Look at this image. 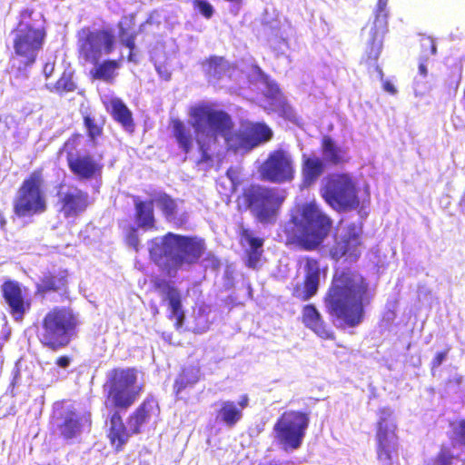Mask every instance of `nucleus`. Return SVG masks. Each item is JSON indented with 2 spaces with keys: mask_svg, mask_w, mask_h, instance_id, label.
Here are the masks:
<instances>
[{
  "mask_svg": "<svg viewBox=\"0 0 465 465\" xmlns=\"http://www.w3.org/2000/svg\"><path fill=\"white\" fill-rule=\"evenodd\" d=\"M191 115L195 141L201 153L200 163H208L213 160L218 153L220 140L229 150L237 153L249 152L272 137V131L260 123L248 124L242 131L234 133L231 115L210 106L194 107Z\"/></svg>",
  "mask_w": 465,
  "mask_h": 465,
  "instance_id": "obj_1",
  "label": "nucleus"
},
{
  "mask_svg": "<svg viewBox=\"0 0 465 465\" xmlns=\"http://www.w3.org/2000/svg\"><path fill=\"white\" fill-rule=\"evenodd\" d=\"M374 297L366 280L352 271L336 272L325 297L329 313L350 327L359 325Z\"/></svg>",
  "mask_w": 465,
  "mask_h": 465,
  "instance_id": "obj_2",
  "label": "nucleus"
},
{
  "mask_svg": "<svg viewBox=\"0 0 465 465\" xmlns=\"http://www.w3.org/2000/svg\"><path fill=\"white\" fill-rule=\"evenodd\" d=\"M205 251L204 241L195 236H183L168 232L163 237L153 239L149 244L152 259L157 262H165L172 271L189 270L202 257Z\"/></svg>",
  "mask_w": 465,
  "mask_h": 465,
  "instance_id": "obj_3",
  "label": "nucleus"
},
{
  "mask_svg": "<svg viewBox=\"0 0 465 465\" xmlns=\"http://www.w3.org/2000/svg\"><path fill=\"white\" fill-rule=\"evenodd\" d=\"M331 220L314 203L297 206L285 225L288 237L302 249L317 248L328 235Z\"/></svg>",
  "mask_w": 465,
  "mask_h": 465,
  "instance_id": "obj_4",
  "label": "nucleus"
},
{
  "mask_svg": "<svg viewBox=\"0 0 465 465\" xmlns=\"http://www.w3.org/2000/svg\"><path fill=\"white\" fill-rule=\"evenodd\" d=\"M10 36L15 54L21 63L25 65L33 64L45 37L44 15L40 12L25 10Z\"/></svg>",
  "mask_w": 465,
  "mask_h": 465,
  "instance_id": "obj_5",
  "label": "nucleus"
},
{
  "mask_svg": "<svg viewBox=\"0 0 465 465\" xmlns=\"http://www.w3.org/2000/svg\"><path fill=\"white\" fill-rule=\"evenodd\" d=\"M79 315L68 308H54L43 319L38 338L41 343L53 351L67 346L79 325Z\"/></svg>",
  "mask_w": 465,
  "mask_h": 465,
  "instance_id": "obj_6",
  "label": "nucleus"
},
{
  "mask_svg": "<svg viewBox=\"0 0 465 465\" xmlns=\"http://www.w3.org/2000/svg\"><path fill=\"white\" fill-rule=\"evenodd\" d=\"M134 368H115L106 373L104 392L114 407L126 410L137 400L142 387L137 382Z\"/></svg>",
  "mask_w": 465,
  "mask_h": 465,
  "instance_id": "obj_7",
  "label": "nucleus"
},
{
  "mask_svg": "<svg viewBox=\"0 0 465 465\" xmlns=\"http://www.w3.org/2000/svg\"><path fill=\"white\" fill-rule=\"evenodd\" d=\"M285 197L282 189L265 186H252L246 194L251 213L262 224L275 223Z\"/></svg>",
  "mask_w": 465,
  "mask_h": 465,
  "instance_id": "obj_8",
  "label": "nucleus"
},
{
  "mask_svg": "<svg viewBox=\"0 0 465 465\" xmlns=\"http://www.w3.org/2000/svg\"><path fill=\"white\" fill-rule=\"evenodd\" d=\"M44 179L40 172H34L25 179L14 200V213L20 218L41 214L47 208L43 191Z\"/></svg>",
  "mask_w": 465,
  "mask_h": 465,
  "instance_id": "obj_9",
  "label": "nucleus"
},
{
  "mask_svg": "<svg viewBox=\"0 0 465 465\" xmlns=\"http://www.w3.org/2000/svg\"><path fill=\"white\" fill-rule=\"evenodd\" d=\"M77 46L81 58L87 63H97L103 56L110 54L116 43L115 35L110 29L84 27L77 35Z\"/></svg>",
  "mask_w": 465,
  "mask_h": 465,
  "instance_id": "obj_10",
  "label": "nucleus"
},
{
  "mask_svg": "<svg viewBox=\"0 0 465 465\" xmlns=\"http://www.w3.org/2000/svg\"><path fill=\"white\" fill-rule=\"evenodd\" d=\"M322 196L339 211L353 210L360 204L355 183L348 174L331 175L322 189Z\"/></svg>",
  "mask_w": 465,
  "mask_h": 465,
  "instance_id": "obj_11",
  "label": "nucleus"
},
{
  "mask_svg": "<svg viewBox=\"0 0 465 465\" xmlns=\"http://www.w3.org/2000/svg\"><path fill=\"white\" fill-rule=\"evenodd\" d=\"M309 425L307 414L300 411H285L274 424L275 437L284 448L298 449Z\"/></svg>",
  "mask_w": 465,
  "mask_h": 465,
  "instance_id": "obj_12",
  "label": "nucleus"
},
{
  "mask_svg": "<svg viewBox=\"0 0 465 465\" xmlns=\"http://www.w3.org/2000/svg\"><path fill=\"white\" fill-rule=\"evenodd\" d=\"M379 415L376 435L378 460L383 465H391L397 452L396 425L391 418L392 411L390 408L381 409Z\"/></svg>",
  "mask_w": 465,
  "mask_h": 465,
  "instance_id": "obj_13",
  "label": "nucleus"
},
{
  "mask_svg": "<svg viewBox=\"0 0 465 465\" xmlns=\"http://www.w3.org/2000/svg\"><path fill=\"white\" fill-rule=\"evenodd\" d=\"M262 179L282 183L292 180L294 175L293 160L284 150L271 153L260 168Z\"/></svg>",
  "mask_w": 465,
  "mask_h": 465,
  "instance_id": "obj_14",
  "label": "nucleus"
},
{
  "mask_svg": "<svg viewBox=\"0 0 465 465\" xmlns=\"http://www.w3.org/2000/svg\"><path fill=\"white\" fill-rule=\"evenodd\" d=\"M1 292L13 319L20 322L31 309V299L15 281H6L1 285Z\"/></svg>",
  "mask_w": 465,
  "mask_h": 465,
  "instance_id": "obj_15",
  "label": "nucleus"
},
{
  "mask_svg": "<svg viewBox=\"0 0 465 465\" xmlns=\"http://www.w3.org/2000/svg\"><path fill=\"white\" fill-rule=\"evenodd\" d=\"M388 0H379L377 9L375 11V17L368 32L367 45L368 57L376 61L381 54L382 48L383 36L387 32L388 26Z\"/></svg>",
  "mask_w": 465,
  "mask_h": 465,
  "instance_id": "obj_16",
  "label": "nucleus"
},
{
  "mask_svg": "<svg viewBox=\"0 0 465 465\" xmlns=\"http://www.w3.org/2000/svg\"><path fill=\"white\" fill-rule=\"evenodd\" d=\"M360 246V231L355 226H351L336 237L335 243L330 249V254L336 261L346 257L351 262H354L361 255Z\"/></svg>",
  "mask_w": 465,
  "mask_h": 465,
  "instance_id": "obj_17",
  "label": "nucleus"
},
{
  "mask_svg": "<svg viewBox=\"0 0 465 465\" xmlns=\"http://www.w3.org/2000/svg\"><path fill=\"white\" fill-rule=\"evenodd\" d=\"M58 203L59 211L64 217H75L87 208L89 195L77 187L61 188L58 193Z\"/></svg>",
  "mask_w": 465,
  "mask_h": 465,
  "instance_id": "obj_18",
  "label": "nucleus"
},
{
  "mask_svg": "<svg viewBox=\"0 0 465 465\" xmlns=\"http://www.w3.org/2000/svg\"><path fill=\"white\" fill-rule=\"evenodd\" d=\"M305 280L303 284H297L293 289V296L307 301L314 296L320 284L321 268L319 262L307 258L304 263Z\"/></svg>",
  "mask_w": 465,
  "mask_h": 465,
  "instance_id": "obj_19",
  "label": "nucleus"
},
{
  "mask_svg": "<svg viewBox=\"0 0 465 465\" xmlns=\"http://www.w3.org/2000/svg\"><path fill=\"white\" fill-rule=\"evenodd\" d=\"M249 398L242 395L237 403L232 401H224L220 403L216 420L223 422L228 428H233L242 418V411L248 406Z\"/></svg>",
  "mask_w": 465,
  "mask_h": 465,
  "instance_id": "obj_20",
  "label": "nucleus"
},
{
  "mask_svg": "<svg viewBox=\"0 0 465 465\" xmlns=\"http://www.w3.org/2000/svg\"><path fill=\"white\" fill-rule=\"evenodd\" d=\"M87 419L80 416L74 411H64L60 417L56 418L55 424L60 434L65 439H73L78 436Z\"/></svg>",
  "mask_w": 465,
  "mask_h": 465,
  "instance_id": "obj_21",
  "label": "nucleus"
},
{
  "mask_svg": "<svg viewBox=\"0 0 465 465\" xmlns=\"http://www.w3.org/2000/svg\"><path fill=\"white\" fill-rule=\"evenodd\" d=\"M67 161L71 171L82 179H90L100 169L99 164L89 155L76 156L67 153Z\"/></svg>",
  "mask_w": 465,
  "mask_h": 465,
  "instance_id": "obj_22",
  "label": "nucleus"
},
{
  "mask_svg": "<svg viewBox=\"0 0 465 465\" xmlns=\"http://www.w3.org/2000/svg\"><path fill=\"white\" fill-rule=\"evenodd\" d=\"M163 300L168 302L171 317L175 319L176 328H180L184 320V313L182 310L181 293L178 289L169 284H166L163 288Z\"/></svg>",
  "mask_w": 465,
  "mask_h": 465,
  "instance_id": "obj_23",
  "label": "nucleus"
},
{
  "mask_svg": "<svg viewBox=\"0 0 465 465\" xmlns=\"http://www.w3.org/2000/svg\"><path fill=\"white\" fill-rule=\"evenodd\" d=\"M242 242L248 245L247 265L255 269L258 266L262 252L263 240L254 237L252 232L247 229H242L241 232Z\"/></svg>",
  "mask_w": 465,
  "mask_h": 465,
  "instance_id": "obj_24",
  "label": "nucleus"
},
{
  "mask_svg": "<svg viewBox=\"0 0 465 465\" xmlns=\"http://www.w3.org/2000/svg\"><path fill=\"white\" fill-rule=\"evenodd\" d=\"M194 108H192L191 111ZM190 114H192V112H190ZM190 120H192V115H190ZM189 124L190 125H186L180 120L173 121V136L175 137L179 147L185 153H189L193 146V137L191 130V127L193 128V126L192 125L191 121H189Z\"/></svg>",
  "mask_w": 465,
  "mask_h": 465,
  "instance_id": "obj_25",
  "label": "nucleus"
},
{
  "mask_svg": "<svg viewBox=\"0 0 465 465\" xmlns=\"http://www.w3.org/2000/svg\"><path fill=\"white\" fill-rule=\"evenodd\" d=\"M304 324L321 338L330 337V331L324 325L321 314L313 305H306L302 312Z\"/></svg>",
  "mask_w": 465,
  "mask_h": 465,
  "instance_id": "obj_26",
  "label": "nucleus"
},
{
  "mask_svg": "<svg viewBox=\"0 0 465 465\" xmlns=\"http://www.w3.org/2000/svg\"><path fill=\"white\" fill-rule=\"evenodd\" d=\"M94 67L92 70L94 78L102 80L105 83L112 84L118 73L117 70L120 68V61L117 60H104L103 62L98 61L97 63H92Z\"/></svg>",
  "mask_w": 465,
  "mask_h": 465,
  "instance_id": "obj_27",
  "label": "nucleus"
},
{
  "mask_svg": "<svg viewBox=\"0 0 465 465\" xmlns=\"http://www.w3.org/2000/svg\"><path fill=\"white\" fill-rule=\"evenodd\" d=\"M134 206L136 212L135 218L138 226L144 230L153 228L154 226L153 200L143 202L135 199Z\"/></svg>",
  "mask_w": 465,
  "mask_h": 465,
  "instance_id": "obj_28",
  "label": "nucleus"
},
{
  "mask_svg": "<svg viewBox=\"0 0 465 465\" xmlns=\"http://www.w3.org/2000/svg\"><path fill=\"white\" fill-rule=\"evenodd\" d=\"M131 431L125 427L122 421V418L117 411H115L110 420V433L109 437L113 443H117V448L125 444L131 435Z\"/></svg>",
  "mask_w": 465,
  "mask_h": 465,
  "instance_id": "obj_29",
  "label": "nucleus"
},
{
  "mask_svg": "<svg viewBox=\"0 0 465 465\" xmlns=\"http://www.w3.org/2000/svg\"><path fill=\"white\" fill-rule=\"evenodd\" d=\"M322 157L324 162L331 164H340L346 160V152L338 146L331 138L322 140Z\"/></svg>",
  "mask_w": 465,
  "mask_h": 465,
  "instance_id": "obj_30",
  "label": "nucleus"
},
{
  "mask_svg": "<svg viewBox=\"0 0 465 465\" xmlns=\"http://www.w3.org/2000/svg\"><path fill=\"white\" fill-rule=\"evenodd\" d=\"M208 80L212 84H216L227 75L229 71L228 63L222 57H213L203 64Z\"/></svg>",
  "mask_w": 465,
  "mask_h": 465,
  "instance_id": "obj_31",
  "label": "nucleus"
},
{
  "mask_svg": "<svg viewBox=\"0 0 465 465\" xmlns=\"http://www.w3.org/2000/svg\"><path fill=\"white\" fill-rule=\"evenodd\" d=\"M323 171V162L319 157L303 156L302 175L306 184L313 183L322 175Z\"/></svg>",
  "mask_w": 465,
  "mask_h": 465,
  "instance_id": "obj_32",
  "label": "nucleus"
},
{
  "mask_svg": "<svg viewBox=\"0 0 465 465\" xmlns=\"http://www.w3.org/2000/svg\"><path fill=\"white\" fill-rule=\"evenodd\" d=\"M112 114L115 121L121 124L125 130L133 131L134 121L131 111L119 98L111 100Z\"/></svg>",
  "mask_w": 465,
  "mask_h": 465,
  "instance_id": "obj_33",
  "label": "nucleus"
},
{
  "mask_svg": "<svg viewBox=\"0 0 465 465\" xmlns=\"http://www.w3.org/2000/svg\"><path fill=\"white\" fill-rule=\"evenodd\" d=\"M200 380V369L195 366L185 367L176 378L174 391L179 395L187 387H193Z\"/></svg>",
  "mask_w": 465,
  "mask_h": 465,
  "instance_id": "obj_34",
  "label": "nucleus"
},
{
  "mask_svg": "<svg viewBox=\"0 0 465 465\" xmlns=\"http://www.w3.org/2000/svg\"><path fill=\"white\" fill-rule=\"evenodd\" d=\"M152 410V402H143L129 418L128 428L132 434L138 433L140 431V427L147 421Z\"/></svg>",
  "mask_w": 465,
  "mask_h": 465,
  "instance_id": "obj_35",
  "label": "nucleus"
},
{
  "mask_svg": "<svg viewBox=\"0 0 465 465\" xmlns=\"http://www.w3.org/2000/svg\"><path fill=\"white\" fill-rule=\"evenodd\" d=\"M210 310L206 307H199L193 312V325L191 327L195 333L206 332L211 325L209 319Z\"/></svg>",
  "mask_w": 465,
  "mask_h": 465,
  "instance_id": "obj_36",
  "label": "nucleus"
},
{
  "mask_svg": "<svg viewBox=\"0 0 465 465\" xmlns=\"http://www.w3.org/2000/svg\"><path fill=\"white\" fill-rule=\"evenodd\" d=\"M66 283L65 276L64 275H45L41 283L38 284V291L47 292L50 291L61 290Z\"/></svg>",
  "mask_w": 465,
  "mask_h": 465,
  "instance_id": "obj_37",
  "label": "nucleus"
},
{
  "mask_svg": "<svg viewBox=\"0 0 465 465\" xmlns=\"http://www.w3.org/2000/svg\"><path fill=\"white\" fill-rule=\"evenodd\" d=\"M153 204L160 208L165 216L171 217L174 214L176 203L166 193H158L153 198Z\"/></svg>",
  "mask_w": 465,
  "mask_h": 465,
  "instance_id": "obj_38",
  "label": "nucleus"
},
{
  "mask_svg": "<svg viewBox=\"0 0 465 465\" xmlns=\"http://www.w3.org/2000/svg\"><path fill=\"white\" fill-rule=\"evenodd\" d=\"M126 22H127V18H124V21H121L119 23V37H120L121 43L130 49L129 60L134 61V50L135 48V44H134L135 35L134 34H129L127 32L126 28L124 27V25L126 24Z\"/></svg>",
  "mask_w": 465,
  "mask_h": 465,
  "instance_id": "obj_39",
  "label": "nucleus"
},
{
  "mask_svg": "<svg viewBox=\"0 0 465 465\" xmlns=\"http://www.w3.org/2000/svg\"><path fill=\"white\" fill-rule=\"evenodd\" d=\"M75 84L72 80L71 73L64 72L62 76L55 84V89L58 92H70L74 91Z\"/></svg>",
  "mask_w": 465,
  "mask_h": 465,
  "instance_id": "obj_40",
  "label": "nucleus"
},
{
  "mask_svg": "<svg viewBox=\"0 0 465 465\" xmlns=\"http://www.w3.org/2000/svg\"><path fill=\"white\" fill-rule=\"evenodd\" d=\"M193 5L207 19L213 15V5L206 0H194Z\"/></svg>",
  "mask_w": 465,
  "mask_h": 465,
  "instance_id": "obj_41",
  "label": "nucleus"
},
{
  "mask_svg": "<svg viewBox=\"0 0 465 465\" xmlns=\"http://www.w3.org/2000/svg\"><path fill=\"white\" fill-rule=\"evenodd\" d=\"M84 124L88 130L89 136L92 139L100 135L102 131L101 127H99L90 116L84 117Z\"/></svg>",
  "mask_w": 465,
  "mask_h": 465,
  "instance_id": "obj_42",
  "label": "nucleus"
},
{
  "mask_svg": "<svg viewBox=\"0 0 465 465\" xmlns=\"http://www.w3.org/2000/svg\"><path fill=\"white\" fill-rule=\"evenodd\" d=\"M452 455L447 450H441L434 460V465H450Z\"/></svg>",
  "mask_w": 465,
  "mask_h": 465,
  "instance_id": "obj_43",
  "label": "nucleus"
},
{
  "mask_svg": "<svg viewBox=\"0 0 465 465\" xmlns=\"http://www.w3.org/2000/svg\"><path fill=\"white\" fill-rule=\"evenodd\" d=\"M127 244L134 248L135 251H138L139 249V238H138V232L137 230L134 228H132L128 234H127Z\"/></svg>",
  "mask_w": 465,
  "mask_h": 465,
  "instance_id": "obj_44",
  "label": "nucleus"
},
{
  "mask_svg": "<svg viewBox=\"0 0 465 465\" xmlns=\"http://www.w3.org/2000/svg\"><path fill=\"white\" fill-rule=\"evenodd\" d=\"M448 351L438 352L431 361L432 370L440 367L447 358Z\"/></svg>",
  "mask_w": 465,
  "mask_h": 465,
  "instance_id": "obj_45",
  "label": "nucleus"
},
{
  "mask_svg": "<svg viewBox=\"0 0 465 465\" xmlns=\"http://www.w3.org/2000/svg\"><path fill=\"white\" fill-rule=\"evenodd\" d=\"M455 433L459 437L460 441L465 445V420L459 423L455 429Z\"/></svg>",
  "mask_w": 465,
  "mask_h": 465,
  "instance_id": "obj_46",
  "label": "nucleus"
},
{
  "mask_svg": "<svg viewBox=\"0 0 465 465\" xmlns=\"http://www.w3.org/2000/svg\"><path fill=\"white\" fill-rule=\"evenodd\" d=\"M55 364L61 369H67L71 364V358L68 356H61L57 358Z\"/></svg>",
  "mask_w": 465,
  "mask_h": 465,
  "instance_id": "obj_47",
  "label": "nucleus"
},
{
  "mask_svg": "<svg viewBox=\"0 0 465 465\" xmlns=\"http://www.w3.org/2000/svg\"><path fill=\"white\" fill-rule=\"evenodd\" d=\"M279 92V88L276 84L268 83V94L274 97Z\"/></svg>",
  "mask_w": 465,
  "mask_h": 465,
  "instance_id": "obj_48",
  "label": "nucleus"
},
{
  "mask_svg": "<svg viewBox=\"0 0 465 465\" xmlns=\"http://www.w3.org/2000/svg\"><path fill=\"white\" fill-rule=\"evenodd\" d=\"M383 88H384V90L386 92H388V93H390L391 94H395L396 92H397L395 86L391 83H390L388 81L384 82Z\"/></svg>",
  "mask_w": 465,
  "mask_h": 465,
  "instance_id": "obj_49",
  "label": "nucleus"
},
{
  "mask_svg": "<svg viewBox=\"0 0 465 465\" xmlns=\"http://www.w3.org/2000/svg\"><path fill=\"white\" fill-rule=\"evenodd\" d=\"M54 64H45V67H44V73L45 74L46 77H49L53 71H54Z\"/></svg>",
  "mask_w": 465,
  "mask_h": 465,
  "instance_id": "obj_50",
  "label": "nucleus"
},
{
  "mask_svg": "<svg viewBox=\"0 0 465 465\" xmlns=\"http://www.w3.org/2000/svg\"><path fill=\"white\" fill-rule=\"evenodd\" d=\"M428 45L429 46H430V49H431V54H436V45L435 44L433 43L432 40L430 39H426L425 40V43L423 44V45Z\"/></svg>",
  "mask_w": 465,
  "mask_h": 465,
  "instance_id": "obj_51",
  "label": "nucleus"
},
{
  "mask_svg": "<svg viewBox=\"0 0 465 465\" xmlns=\"http://www.w3.org/2000/svg\"><path fill=\"white\" fill-rule=\"evenodd\" d=\"M6 219L4 214L0 212V230H5L6 226Z\"/></svg>",
  "mask_w": 465,
  "mask_h": 465,
  "instance_id": "obj_52",
  "label": "nucleus"
},
{
  "mask_svg": "<svg viewBox=\"0 0 465 465\" xmlns=\"http://www.w3.org/2000/svg\"><path fill=\"white\" fill-rule=\"evenodd\" d=\"M419 71H420V74H422L423 76H425L427 74V68L423 64H420Z\"/></svg>",
  "mask_w": 465,
  "mask_h": 465,
  "instance_id": "obj_53",
  "label": "nucleus"
},
{
  "mask_svg": "<svg viewBox=\"0 0 465 465\" xmlns=\"http://www.w3.org/2000/svg\"><path fill=\"white\" fill-rule=\"evenodd\" d=\"M152 23H153V16H151L149 19H147V21L141 25V30H144V28L147 25H151Z\"/></svg>",
  "mask_w": 465,
  "mask_h": 465,
  "instance_id": "obj_54",
  "label": "nucleus"
},
{
  "mask_svg": "<svg viewBox=\"0 0 465 465\" xmlns=\"http://www.w3.org/2000/svg\"><path fill=\"white\" fill-rule=\"evenodd\" d=\"M227 175H228V177L230 178V180H231L232 182H233V180H234V176H235V173H234L232 169H230V170H228V171H227Z\"/></svg>",
  "mask_w": 465,
  "mask_h": 465,
  "instance_id": "obj_55",
  "label": "nucleus"
},
{
  "mask_svg": "<svg viewBox=\"0 0 465 465\" xmlns=\"http://www.w3.org/2000/svg\"><path fill=\"white\" fill-rule=\"evenodd\" d=\"M376 70H377V72H378V74H379L380 77L382 79V77H383V72H382V70H381V68H379L378 66H377Z\"/></svg>",
  "mask_w": 465,
  "mask_h": 465,
  "instance_id": "obj_56",
  "label": "nucleus"
},
{
  "mask_svg": "<svg viewBox=\"0 0 465 465\" xmlns=\"http://www.w3.org/2000/svg\"><path fill=\"white\" fill-rule=\"evenodd\" d=\"M163 77L165 79V80H168L170 78V74L169 73H166L164 75H163Z\"/></svg>",
  "mask_w": 465,
  "mask_h": 465,
  "instance_id": "obj_57",
  "label": "nucleus"
},
{
  "mask_svg": "<svg viewBox=\"0 0 465 465\" xmlns=\"http://www.w3.org/2000/svg\"><path fill=\"white\" fill-rule=\"evenodd\" d=\"M461 202L465 204V191H464V193L461 197Z\"/></svg>",
  "mask_w": 465,
  "mask_h": 465,
  "instance_id": "obj_58",
  "label": "nucleus"
},
{
  "mask_svg": "<svg viewBox=\"0 0 465 465\" xmlns=\"http://www.w3.org/2000/svg\"><path fill=\"white\" fill-rule=\"evenodd\" d=\"M68 146H69V143H66L64 144V148L66 149Z\"/></svg>",
  "mask_w": 465,
  "mask_h": 465,
  "instance_id": "obj_59",
  "label": "nucleus"
}]
</instances>
